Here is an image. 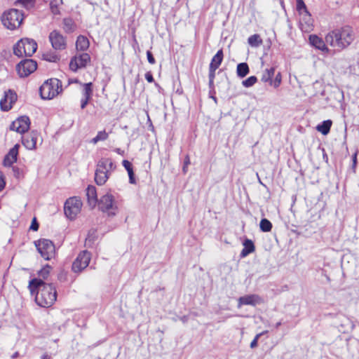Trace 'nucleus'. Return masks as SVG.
I'll use <instances>...</instances> for the list:
<instances>
[{
	"instance_id": "0eeeda50",
	"label": "nucleus",
	"mask_w": 359,
	"mask_h": 359,
	"mask_svg": "<svg viewBox=\"0 0 359 359\" xmlns=\"http://www.w3.org/2000/svg\"><path fill=\"white\" fill-rule=\"evenodd\" d=\"M97 204L99 209L102 212L107 213L109 216H114L118 212V203L110 192H107L102 196Z\"/></svg>"
},
{
	"instance_id": "37998d69",
	"label": "nucleus",
	"mask_w": 359,
	"mask_h": 359,
	"mask_svg": "<svg viewBox=\"0 0 359 359\" xmlns=\"http://www.w3.org/2000/svg\"><path fill=\"white\" fill-rule=\"evenodd\" d=\"M147 60H148V62L150 63V64H154L156 62V60L151 53V51L148 50L147 52Z\"/></svg>"
},
{
	"instance_id": "6e6d98bb",
	"label": "nucleus",
	"mask_w": 359,
	"mask_h": 359,
	"mask_svg": "<svg viewBox=\"0 0 359 359\" xmlns=\"http://www.w3.org/2000/svg\"><path fill=\"white\" fill-rule=\"evenodd\" d=\"M189 163H190L189 158L188 156H187L184 159V165H188Z\"/></svg>"
},
{
	"instance_id": "473e14b6",
	"label": "nucleus",
	"mask_w": 359,
	"mask_h": 359,
	"mask_svg": "<svg viewBox=\"0 0 359 359\" xmlns=\"http://www.w3.org/2000/svg\"><path fill=\"white\" fill-rule=\"evenodd\" d=\"M257 81V78L255 76H251L247 79L242 81V84L245 88H250L254 86Z\"/></svg>"
},
{
	"instance_id": "2eb2a0df",
	"label": "nucleus",
	"mask_w": 359,
	"mask_h": 359,
	"mask_svg": "<svg viewBox=\"0 0 359 359\" xmlns=\"http://www.w3.org/2000/svg\"><path fill=\"white\" fill-rule=\"evenodd\" d=\"M262 302V298L257 294L245 295L238 299V308H241L243 305L256 306Z\"/></svg>"
},
{
	"instance_id": "603ef678",
	"label": "nucleus",
	"mask_w": 359,
	"mask_h": 359,
	"mask_svg": "<svg viewBox=\"0 0 359 359\" xmlns=\"http://www.w3.org/2000/svg\"><path fill=\"white\" fill-rule=\"evenodd\" d=\"M114 151L117 153L118 154H120L121 156L124 155V151L121 149L120 148H116L114 149Z\"/></svg>"
},
{
	"instance_id": "4c0bfd02",
	"label": "nucleus",
	"mask_w": 359,
	"mask_h": 359,
	"mask_svg": "<svg viewBox=\"0 0 359 359\" xmlns=\"http://www.w3.org/2000/svg\"><path fill=\"white\" fill-rule=\"evenodd\" d=\"M43 58L47 60V61H49V62H57V60H59V57L56 54H47V55H43Z\"/></svg>"
},
{
	"instance_id": "49530a36",
	"label": "nucleus",
	"mask_w": 359,
	"mask_h": 359,
	"mask_svg": "<svg viewBox=\"0 0 359 359\" xmlns=\"http://www.w3.org/2000/svg\"><path fill=\"white\" fill-rule=\"evenodd\" d=\"M5 184H6V182L4 180V175L0 171V191L4 188Z\"/></svg>"
},
{
	"instance_id": "5701e85b",
	"label": "nucleus",
	"mask_w": 359,
	"mask_h": 359,
	"mask_svg": "<svg viewBox=\"0 0 359 359\" xmlns=\"http://www.w3.org/2000/svg\"><path fill=\"white\" fill-rule=\"evenodd\" d=\"M76 46L79 50H86L89 47V41L86 36L80 35L77 37Z\"/></svg>"
},
{
	"instance_id": "393cba45",
	"label": "nucleus",
	"mask_w": 359,
	"mask_h": 359,
	"mask_svg": "<svg viewBox=\"0 0 359 359\" xmlns=\"http://www.w3.org/2000/svg\"><path fill=\"white\" fill-rule=\"evenodd\" d=\"M274 74L275 67H271L264 69L262 73L261 81L264 83H269L270 84Z\"/></svg>"
},
{
	"instance_id": "de8ad7c7",
	"label": "nucleus",
	"mask_w": 359,
	"mask_h": 359,
	"mask_svg": "<svg viewBox=\"0 0 359 359\" xmlns=\"http://www.w3.org/2000/svg\"><path fill=\"white\" fill-rule=\"evenodd\" d=\"M145 79L146 80L149 82V83H152L154 80V77H153V75L151 73V72H147L146 74H145Z\"/></svg>"
},
{
	"instance_id": "c756f323",
	"label": "nucleus",
	"mask_w": 359,
	"mask_h": 359,
	"mask_svg": "<svg viewBox=\"0 0 359 359\" xmlns=\"http://www.w3.org/2000/svg\"><path fill=\"white\" fill-rule=\"evenodd\" d=\"M248 42L252 47H258L262 43V40L259 34H255L248 38Z\"/></svg>"
},
{
	"instance_id": "bf43d9fd",
	"label": "nucleus",
	"mask_w": 359,
	"mask_h": 359,
	"mask_svg": "<svg viewBox=\"0 0 359 359\" xmlns=\"http://www.w3.org/2000/svg\"><path fill=\"white\" fill-rule=\"evenodd\" d=\"M187 165H184V167H183V172H187V168H187Z\"/></svg>"
},
{
	"instance_id": "423d86ee",
	"label": "nucleus",
	"mask_w": 359,
	"mask_h": 359,
	"mask_svg": "<svg viewBox=\"0 0 359 359\" xmlns=\"http://www.w3.org/2000/svg\"><path fill=\"white\" fill-rule=\"evenodd\" d=\"M37 49L36 42L32 39H22L13 47V53L19 57L32 56Z\"/></svg>"
},
{
	"instance_id": "a878e982",
	"label": "nucleus",
	"mask_w": 359,
	"mask_h": 359,
	"mask_svg": "<svg viewBox=\"0 0 359 359\" xmlns=\"http://www.w3.org/2000/svg\"><path fill=\"white\" fill-rule=\"evenodd\" d=\"M63 29L67 33H72L75 30L76 25L72 18H66L62 20Z\"/></svg>"
},
{
	"instance_id": "9b49d317",
	"label": "nucleus",
	"mask_w": 359,
	"mask_h": 359,
	"mask_svg": "<svg viewBox=\"0 0 359 359\" xmlns=\"http://www.w3.org/2000/svg\"><path fill=\"white\" fill-rule=\"evenodd\" d=\"M49 41L53 48L55 50H63L67 48L66 37L58 30L52 31L48 36Z\"/></svg>"
},
{
	"instance_id": "864d4df0",
	"label": "nucleus",
	"mask_w": 359,
	"mask_h": 359,
	"mask_svg": "<svg viewBox=\"0 0 359 359\" xmlns=\"http://www.w3.org/2000/svg\"><path fill=\"white\" fill-rule=\"evenodd\" d=\"M41 359H51V357L47 353H45L41 356Z\"/></svg>"
},
{
	"instance_id": "6ab92c4d",
	"label": "nucleus",
	"mask_w": 359,
	"mask_h": 359,
	"mask_svg": "<svg viewBox=\"0 0 359 359\" xmlns=\"http://www.w3.org/2000/svg\"><path fill=\"white\" fill-rule=\"evenodd\" d=\"M19 147V144H17L12 149H10L9 152L4 158V165L11 166L14 162L17 161Z\"/></svg>"
},
{
	"instance_id": "c9c22d12",
	"label": "nucleus",
	"mask_w": 359,
	"mask_h": 359,
	"mask_svg": "<svg viewBox=\"0 0 359 359\" xmlns=\"http://www.w3.org/2000/svg\"><path fill=\"white\" fill-rule=\"evenodd\" d=\"M281 81H282V76H281L280 72H278L276 74L275 79L273 80L272 79V81H271L270 85L273 86L275 88H276L280 86Z\"/></svg>"
},
{
	"instance_id": "9d476101",
	"label": "nucleus",
	"mask_w": 359,
	"mask_h": 359,
	"mask_svg": "<svg viewBox=\"0 0 359 359\" xmlns=\"http://www.w3.org/2000/svg\"><path fill=\"white\" fill-rule=\"evenodd\" d=\"M91 259L90 253L87 250L81 252L72 264V271L80 273L89 264Z\"/></svg>"
},
{
	"instance_id": "7ed1b4c3",
	"label": "nucleus",
	"mask_w": 359,
	"mask_h": 359,
	"mask_svg": "<svg viewBox=\"0 0 359 359\" xmlns=\"http://www.w3.org/2000/svg\"><path fill=\"white\" fill-rule=\"evenodd\" d=\"M116 168L111 158H102L97 163L95 172V181L99 186H102L106 183L111 173Z\"/></svg>"
},
{
	"instance_id": "a19ab883",
	"label": "nucleus",
	"mask_w": 359,
	"mask_h": 359,
	"mask_svg": "<svg viewBox=\"0 0 359 359\" xmlns=\"http://www.w3.org/2000/svg\"><path fill=\"white\" fill-rule=\"evenodd\" d=\"M128 172V177H129V182L130 184H135L136 183V180H135V174H134V172H133V170H130L129 171H127Z\"/></svg>"
},
{
	"instance_id": "09e8293b",
	"label": "nucleus",
	"mask_w": 359,
	"mask_h": 359,
	"mask_svg": "<svg viewBox=\"0 0 359 359\" xmlns=\"http://www.w3.org/2000/svg\"><path fill=\"white\" fill-rule=\"evenodd\" d=\"M90 99H87L86 97H83L81 100V108L84 109L88 104Z\"/></svg>"
},
{
	"instance_id": "052dcab7",
	"label": "nucleus",
	"mask_w": 359,
	"mask_h": 359,
	"mask_svg": "<svg viewBox=\"0 0 359 359\" xmlns=\"http://www.w3.org/2000/svg\"><path fill=\"white\" fill-rule=\"evenodd\" d=\"M280 325H281L280 322L277 323L276 325V327H278Z\"/></svg>"
},
{
	"instance_id": "ea45409f",
	"label": "nucleus",
	"mask_w": 359,
	"mask_h": 359,
	"mask_svg": "<svg viewBox=\"0 0 359 359\" xmlns=\"http://www.w3.org/2000/svg\"><path fill=\"white\" fill-rule=\"evenodd\" d=\"M263 333H264V332H262V333L257 334L255 337L254 339H253V340L251 341V343H250V348H255V347H257V341H258V340H259V337L263 334Z\"/></svg>"
},
{
	"instance_id": "f704fd0d",
	"label": "nucleus",
	"mask_w": 359,
	"mask_h": 359,
	"mask_svg": "<svg viewBox=\"0 0 359 359\" xmlns=\"http://www.w3.org/2000/svg\"><path fill=\"white\" fill-rule=\"evenodd\" d=\"M51 267L49 265H46L39 272V279H46L48 276L50 272Z\"/></svg>"
},
{
	"instance_id": "a211bd4d",
	"label": "nucleus",
	"mask_w": 359,
	"mask_h": 359,
	"mask_svg": "<svg viewBox=\"0 0 359 359\" xmlns=\"http://www.w3.org/2000/svg\"><path fill=\"white\" fill-rule=\"evenodd\" d=\"M309 39L311 45L316 48L326 53H328L330 51V49L326 46L325 42L323 40V39L320 38L317 35H310Z\"/></svg>"
},
{
	"instance_id": "e433bc0d",
	"label": "nucleus",
	"mask_w": 359,
	"mask_h": 359,
	"mask_svg": "<svg viewBox=\"0 0 359 359\" xmlns=\"http://www.w3.org/2000/svg\"><path fill=\"white\" fill-rule=\"evenodd\" d=\"M69 68L73 72H76L79 69L81 68L80 65H79V63L74 57L70 60Z\"/></svg>"
},
{
	"instance_id": "2f4dec72",
	"label": "nucleus",
	"mask_w": 359,
	"mask_h": 359,
	"mask_svg": "<svg viewBox=\"0 0 359 359\" xmlns=\"http://www.w3.org/2000/svg\"><path fill=\"white\" fill-rule=\"evenodd\" d=\"M92 83H86L83 84V97L90 99L93 94Z\"/></svg>"
},
{
	"instance_id": "7c9ffc66",
	"label": "nucleus",
	"mask_w": 359,
	"mask_h": 359,
	"mask_svg": "<svg viewBox=\"0 0 359 359\" xmlns=\"http://www.w3.org/2000/svg\"><path fill=\"white\" fill-rule=\"evenodd\" d=\"M259 227L262 231L269 232L272 229V224L269 219L264 218L260 221Z\"/></svg>"
},
{
	"instance_id": "f3484780",
	"label": "nucleus",
	"mask_w": 359,
	"mask_h": 359,
	"mask_svg": "<svg viewBox=\"0 0 359 359\" xmlns=\"http://www.w3.org/2000/svg\"><path fill=\"white\" fill-rule=\"evenodd\" d=\"M39 137L37 131H32L29 134L22 137V144L28 149H34L36 147Z\"/></svg>"
},
{
	"instance_id": "20e7f679",
	"label": "nucleus",
	"mask_w": 359,
	"mask_h": 359,
	"mask_svg": "<svg viewBox=\"0 0 359 359\" xmlns=\"http://www.w3.org/2000/svg\"><path fill=\"white\" fill-rule=\"evenodd\" d=\"M62 90V83L57 79H50L45 81L39 88L41 97L43 100H50Z\"/></svg>"
},
{
	"instance_id": "bb28decb",
	"label": "nucleus",
	"mask_w": 359,
	"mask_h": 359,
	"mask_svg": "<svg viewBox=\"0 0 359 359\" xmlns=\"http://www.w3.org/2000/svg\"><path fill=\"white\" fill-rule=\"evenodd\" d=\"M63 4L62 0H51L50 2V9L53 15H60V7Z\"/></svg>"
},
{
	"instance_id": "b1692460",
	"label": "nucleus",
	"mask_w": 359,
	"mask_h": 359,
	"mask_svg": "<svg viewBox=\"0 0 359 359\" xmlns=\"http://www.w3.org/2000/svg\"><path fill=\"white\" fill-rule=\"evenodd\" d=\"M250 72L249 66L246 62H241L237 65L236 74L240 78H244Z\"/></svg>"
},
{
	"instance_id": "c03bdc74",
	"label": "nucleus",
	"mask_w": 359,
	"mask_h": 359,
	"mask_svg": "<svg viewBox=\"0 0 359 359\" xmlns=\"http://www.w3.org/2000/svg\"><path fill=\"white\" fill-rule=\"evenodd\" d=\"M39 229V224L36 222V218H34L30 226V229L33 231H37Z\"/></svg>"
},
{
	"instance_id": "6e6552de",
	"label": "nucleus",
	"mask_w": 359,
	"mask_h": 359,
	"mask_svg": "<svg viewBox=\"0 0 359 359\" xmlns=\"http://www.w3.org/2000/svg\"><path fill=\"white\" fill-rule=\"evenodd\" d=\"M35 245L41 257L46 260H50L55 255V248L53 243L48 239H40L35 241Z\"/></svg>"
},
{
	"instance_id": "f257e3e1",
	"label": "nucleus",
	"mask_w": 359,
	"mask_h": 359,
	"mask_svg": "<svg viewBox=\"0 0 359 359\" xmlns=\"http://www.w3.org/2000/svg\"><path fill=\"white\" fill-rule=\"evenodd\" d=\"M29 288L32 294L36 293L35 301L41 307H50L57 299L55 287L52 283H46L42 279L31 280Z\"/></svg>"
},
{
	"instance_id": "a18cd8bd",
	"label": "nucleus",
	"mask_w": 359,
	"mask_h": 359,
	"mask_svg": "<svg viewBox=\"0 0 359 359\" xmlns=\"http://www.w3.org/2000/svg\"><path fill=\"white\" fill-rule=\"evenodd\" d=\"M216 70H217V69L209 67V75H208L209 79H211V80L215 79Z\"/></svg>"
},
{
	"instance_id": "5fc2aeb1",
	"label": "nucleus",
	"mask_w": 359,
	"mask_h": 359,
	"mask_svg": "<svg viewBox=\"0 0 359 359\" xmlns=\"http://www.w3.org/2000/svg\"><path fill=\"white\" fill-rule=\"evenodd\" d=\"M99 141H100V140L97 138V137L96 136V137H95L94 138H93V139H92L91 142H92V143H93V144H96V143H97Z\"/></svg>"
},
{
	"instance_id": "4468645a",
	"label": "nucleus",
	"mask_w": 359,
	"mask_h": 359,
	"mask_svg": "<svg viewBox=\"0 0 359 359\" xmlns=\"http://www.w3.org/2000/svg\"><path fill=\"white\" fill-rule=\"evenodd\" d=\"M17 100L16 93L9 90L5 92L4 97L0 100V107L3 111H8L12 108V105Z\"/></svg>"
},
{
	"instance_id": "ddd939ff",
	"label": "nucleus",
	"mask_w": 359,
	"mask_h": 359,
	"mask_svg": "<svg viewBox=\"0 0 359 359\" xmlns=\"http://www.w3.org/2000/svg\"><path fill=\"white\" fill-rule=\"evenodd\" d=\"M30 126V121L28 116H20L14 121L10 128L12 130L16 131L18 133H24L28 130Z\"/></svg>"
},
{
	"instance_id": "cd10ccee",
	"label": "nucleus",
	"mask_w": 359,
	"mask_h": 359,
	"mask_svg": "<svg viewBox=\"0 0 359 359\" xmlns=\"http://www.w3.org/2000/svg\"><path fill=\"white\" fill-rule=\"evenodd\" d=\"M332 121L326 120L323 121L320 124L318 125L316 129L320 132L323 135H327L330 130L332 126Z\"/></svg>"
},
{
	"instance_id": "f8f14e48",
	"label": "nucleus",
	"mask_w": 359,
	"mask_h": 359,
	"mask_svg": "<svg viewBox=\"0 0 359 359\" xmlns=\"http://www.w3.org/2000/svg\"><path fill=\"white\" fill-rule=\"evenodd\" d=\"M37 68V63L32 59L21 61L17 65V71L20 77H26L33 73Z\"/></svg>"
},
{
	"instance_id": "72a5a7b5",
	"label": "nucleus",
	"mask_w": 359,
	"mask_h": 359,
	"mask_svg": "<svg viewBox=\"0 0 359 359\" xmlns=\"http://www.w3.org/2000/svg\"><path fill=\"white\" fill-rule=\"evenodd\" d=\"M296 7L299 15L302 14V13L308 12L306 6L303 0H296Z\"/></svg>"
},
{
	"instance_id": "3c124183",
	"label": "nucleus",
	"mask_w": 359,
	"mask_h": 359,
	"mask_svg": "<svg viewBox=\"0 0 359 359\" xmlns=\"http://www.w3.org/2000/svg\"><path fill=\"white\" fill-rule=\"evenodd\" d=\"M18 1L23 4L25 6H27L29 4L32 3V0H19Z\"/></svg>"
},
{
	"instance_id": "1a4fd4ad",
	"label": "nucleus",
	"mask_w": 359,
	"mask_h": 359,
	"mask_svg": "<svg viewBox=\"0 0 359 359\" xmlns=\"http://www.w3.org/2000/svg\"><path fill=\"white\" fill-rule=\"evenodd\" d=\"M82 202L78 197H72L67 199L65 203L64 211L65 215L70 219H74L81 212Z\"/></svg>"
},
{
	"instance_id": "c85d7f7f",
	"label": "nucleus",
	"mask_w": 359,
	"mask_h": 359,
	"mask_svg": "<svg viewBox=\"0 0 359 359\" xmlns=\"http://www.w3.org/2000/svg\"><path fill=\"white\" fill-rule=\"evenodd\" d=\"M74 57L76 59L79 65H80L81 68L85 67L90 60V57L88 53H82L79 56H75Z\"/></svg>"
},
{
	"instance_id": "4be33fe9",
	"label": "nucleus",
	"mask_w": 359,
	"mask_h": 359,
	"mask_svg": "<svg viewBox=\"0 0 359 359\" xmlns=\"http://www.w3.org/2000/svg\"><path fill=\"white\" fill-rule=\"evenodd\" d=\"M243 246L244 248L241 252V256L242 257H245L255 251V245L250 239H245L244 241Z\"/></svg>"
},
{
	"instance_id": "4d7b16f0",
	"label": "nucleus",
	"mask_w": 359,
	"mask_h": 359,
	"mask_svg": "<svg viewBox=\"0 0 359 359\" xmlns=\"http://www.w3.org/2000/svg\"><path fill=\"white\" fill-rule=\"evenodd\" d=\"M209 86L211 88L214 87V79H209Z\"/></svg>"
},
{
	"instance_id": "79ce46f5",
	"label": "nucleus",
	"mask_w": 359,
	"mask_h": 359,
	"mask_svg": "<svg viewBox=\"0 0 359 359\" xmlns=\"http://www.w3.org/2000/svg\"><path fill=\"white\" fill-rule=\"evenodd\" d=\"M122 164L127 171H129L133 169L132 163L128 160H123Z\"/></svg>"
},
{
	"instance_id": "dca6fc26",
	"label": "nucleus",
	"mask_w": 359,
	"mask_h": 359,
	"mask_svg": "<svg viewBox=\"0 0 359 359\" xmlns=\"http://www.w3.org/2000/svg\"><path fill=\"white\" fill-rule=\"evenodd\" d=\"M313 19L311 14L308 12L302 13L300 15L299 26L304 32H310L313 30Z\"/></svg>"
},
{
	"instance_id": "aec40b11",
	"label": "nucleus",
	"mask_w": 359,
	"mask_h": 359,
	"mask_svg": "<svg viewBox=\"0 0 359 359\" xmlns=\"http://www.w3.org/2000/svg\"><path fill=\"white\" fill-rule=\"evenodd\" d=\"M86 196L90 205L94 207L97 203L96 188L93 185H89L86 189Z\"/></svg>"
},
{
	"instance_id": "58836bf2",
	"label": "nucleus",
	"mask_w": 359,
	"mask_h": 359,
	"mask_svg": "<svg viewBox=\"0 0 359 359\" xmlns=\"http://www.w3.org/2000/svg\"><path fill=\"white\" fill-rule=\"evenodd\" d=\"M97 137L100 141H103L108 138V133L105 130L99 131Z\"/></svg>"
},
{
	"instance_id": "412c9836",
	"label": "nucleus",
	"mask_w": 359,
	"mask_h": 359,
	"mask_svg": "<svg viewBox=\"0 0 359 359\" xmlns=\"http://www.w3.org/2000/svg\"><path fill=\"white\" fill-rule=\"evenodd\" d=\"M223 50L220 49L212 58L209 67L217 69L223 60Z\"/></svg>"
},
{
	"instance_id": "8fccbe9b",
	"label": "nucleus",
	"mask_w": 359,
	"mask_h": 359,
	"mask_svg": "<svg viewBox=\"0 0 359 359\" xmlns=\"http://www.w3.org/2000/svg\"><path fill=\"white\" fill-rule=\"evenodd\" d=\"M353 168H355L357 165V151L353 155Z\"/></svg>"
},
{
	"instance_id": "39448f33",
	"label": "nucleus",
	"mask_w": 359,
	"mask_h": 359,
	"mask_svg": "<svg viewBox=\"0 0 359 359\" xmlns=\"http://www.w3.org/2000/svg\"><path fill=\"white\" fill-rule=\"evenodd\" d=\"M23 20V14L18 9L11 8L5 11L1 16V22L10 30L18 28Z\"/></svg>"
},
{
	"instance_id": "f03ea898",
	"label": "nucleus",
	"mask_w": 359,
	"mask_h": 359,
	"mask_svg": "<svg viewBox=\"0 0 359 359\" xmlns=\"http://www.w3.org/2000/svg\"><path fill=\"white\" fill-rule=\"evenodd\" d=\"M355 39V33L350 26H344L329 32L325 36V42L338 50L349 46Z\"/></svg>"
},
{
	"instance_id": "13d9d810",
	"label": "nucleus",
	"mask_w": 359,
	"mask_h": 359,
	"mask_svg": "<svg viewBox=\"0 0 359 359\" xmlns=\"http://www.w3.org/2000/svg\"><path fill=\"white\" fill-rule=\"evenodd\" d=\"M18 356V352H15L12 355V358H17Z\"/></svg>"
}]
</instances>
